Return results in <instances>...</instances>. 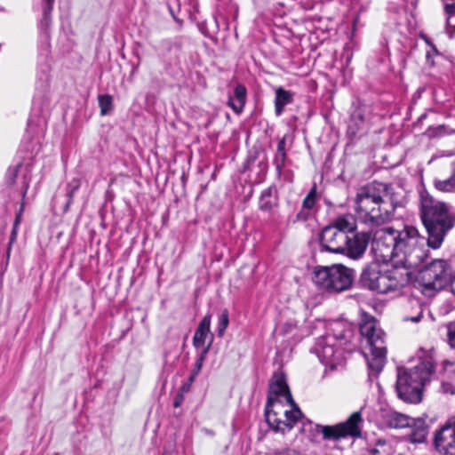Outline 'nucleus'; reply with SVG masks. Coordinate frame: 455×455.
Returning a JSON list of instances; mask_svg holds the SVG:
<instances>
[{
	"label": "nucleus",
	"instance_id": "obj_1",
	"mask_svg": "<svg viewBox=\"0 0 455 455\" xmlns=\"http://www.w3.org/2000/svg\"><path fill=\"white\" fill-rule=\"evenodd\" d=\"M420 217L427 233V245L434 250L439 249L454 226L447 204L423 192L420 195Z\"/></svg>",
	"mask_w": 455,
	"mask_h": 455
},
{
	"label": "nucleus",
	"instance_id": "obj_2",
	"mask_svg": "<svg viewBox=\"0 0 455 455\" xmlns=\"http://www.w3.org/2000/svg\"><path fill=\"white\" fill-rule=\"evenodd\" d=\"M355 212L357 220L369 226H380L390 220L395 206L380 195L372 185L358 189L355 197Z\"/></svg>",
	"mask_w": 455,
	"mask_h": 455
},
{
	"label": "nucleus",
	"instance_id": "obj_3",
	"mask_svg": "<svg viewBox=\"0 0 455 455\" xmlns=\"http://www.w3.org/2000/svg\"><path fill=\"white\" fill-rule=\"evenodd\" d=\"M435 361L431 353L420 357V362L411 369L398 368L396 391L398 396L409 403L421 401L422 388L434 372Z\"/></svg>",
	"mask_w": 455,
	"mask_h": 455
},
{
	"label": "nucleus",
	"instance_id": "obj_4",
	"mask_svg": "<svg viewBox=\"0 0 455 455\" xmlns=\"http://www.w3.org/2000/svg\"><path fill=\"white\" fill-rule=\"evenodd\" d=\"M396 255L394 262L420 266L427 257L425 237L412 226H404L397 231Z\"/></svg>",
	"mask_w": 455,
	"mask_h": 455
},
{
	"label": "nucleus",
	"instance_id": "obj_5",
	"mask_svg": "<svg viewBox=\"0 0 455 455\" xmlns=\"http://www.w3.org/2000/svg\"><path fill=\"white\" fill-rule=\"evenodd\" d=\"M360 333L370 348L367 355L370 376H377L382 371L386 362L384 331L373 318H365L360 324Z\"/></svg>",
	"mask_w": 455,
	"mask_h": 455
},
{
	"label": "nucleus",
	"instance_id": "obj_6",
	"mask_svg": "<svg viewBox=\"0 0 455 455\" xmlns=\"http://www.w3.org/2000/svg\"><path fill=\"white\" fill-rule=\"evenodd\" d=\"M353 279V270L343 265L316 267L313 273L314 283L329 292H341L349 289Z\"/></svg>",
	"mask_w": 455,
	"mask_h": 455
},
{
	"label": "nucleus",
	"instance_id": "obj_7",
	"mask_svg": "<svg viewBox=\"0 0 455 455\" xmlns=\"http://www.w3.org/2000/svg\"><path fill=\"white\" fill-rule=\"evenodd\" d=\"M356 224L350 215L337 218L331 225L325 227L321 233V244L330 252L341 253L347 245L348 234L354 233Z\"/></svg>",
	"mask_w": 455,
	"mask_h": 455
},
{
	"label": "nucleus",
	"instance_id": "obj_8",
	"mask_svg": "<svg viewBox=\"0 0 455 455\" xmlns=\"http://www.w3.org/2000/svg\"><path fill=\"white\" fill-rule=\"evenodd\" d=\"M290 410L284 409L282 399L268 396L266 404L265 415L269 427L275 431L284 433L291 430L301 417V411L294 403L289 404Z\"/></svg>",
	"mask_w": 455,
	"mask_h": 455
},
{
	"label": "nucleus",
	"instance_id": "obj_9",
	"mask_svg": "<svg viewBox=\"0 0 455 455\" xmlns=\"http://www.w3.org/2000/svg\"><path fill=\"white\" fill-rule=\"evenodd\" d=\"M345 334L339 337L327 334L317 339L312 351L318 356L322 363L331 370L341 365L345 360L344 352L340 347L344 344Z\"/></svg>",
	"mask_w": 455,
	"mask_h": 455
},
{
	"label": "nucleus",
	"instance_id": "obj_10",
	"mask_svg": "<svg viewBox=\"0 0 455 455\" xmlns=\"http://www.w3.org/2000/svg\"><path fill=\"white\" fill-rule=\"evenodd\" d=\"M419 279L423 286V292L438 291L451 281V272L447 261L435 259L419 270Z\"/></svg>",
	"mask_w": 455,
	"mask_h": 455
},
{
	"label": "nucleus",
	"instance_id": "obj_11",
	"mask_svg": "<svg viewBox=\"0 0 455 455\" xmlns=\"http://www.w3.org/2000/svg\"><path fill=\"white\" fill-rule=\"evenodd\" d=\"M362 422L361 411H355L345 422L334 426L316 425L315 427L320 430L324 439L339 440L347 436L359 437Z\"/></svg>",
	"mask_w": 455,
	"mask_h": 455
},
{
	"label": "nucleus",
	"instance_id": "obj_12",
	"mask_svg": "<svg viewBox=\"0 0 455 455\" xmlns=\"http://www.w3.org/2000/svg\"><path fill=\"white\" fill-rule=\"evenodd\" d=\"M397 230L393 228H385L377 230L372 238V250L384 260L394 262L396 255Z\"/></svg>",
	"mask_w": 455,
	"mask_h": 455
},
{
	"label": "nucleus",
	"instance_id": "obj_13",
	"mask_svg": "<svg viewBox=\"0 0 455 455\" xmlns=\"http://www.w3.org/2000/svg\"><path fill=\"white\" fill-rule=\"evenodd\" d=\"M433 445L441 455H455V417L447 419L435 431Z\"/></svg>",
	"mask_w": 455,
	"mask_h": 455
},
{
	"label": "nucleus",
	"instance_id": "obj_14",
	"mask_svg": "<svg viewBox=\"0 0 455 455\" xmlns=\"http://www.w3.org/2000/svg\"><path fill=\"white\" fill-rule=\"evenodd\" d=\"M361 281L363 286L379 293L390 291L387 270L382 272L380 267L374 263L369 265L362 273Z\"/></svg>",
	"mask_w": 455,
	"mask_h": 455
},
{
	"label": "nucleus",
	"instance_id": "obj_15",
	"mask_svg": "<svg viewBox=\"0 0 455 455\" xmlns=\"http://www.w3.org/2000/svg\"><path fill=\"white\" fill-rule=\"evenodd\" d=\"M419 266H409L407 263L391 262V267L387 270L390 291L399 290L409 283L412 270Z\"/></svg>",
	"mask_w": 455,
	"mask_h": 455
},
{
	"label": "nucleus",
	"instance_id": "obj_16",
	"mask_svg": "<svg viewBox=\"0 0 455 455\" xmlns=\"http://www.w3.org/2000/svg\"><path fill=\"white\" fill-rule=\"evenodd\" d=\"M371 237V235L369 232L356 233L352 237L348 235L347 245H346V250H344L343 253L351 259H356L361 258L367 249Z\"/></svg>",
	"mask_w": 455,
	"mask_h": 455
},
{
	"label": "nucleus",
	"instance_id": "obj_17",
	"mask_svg": "<svg viewBox=\"0 0 455 455\" xmlns=\"http://www.w3.org/2000/svg\"><path fill=\"white\" fill-rule=\"evenodd\" d=\"M268 396L283 399L288 404L294 405L291 394L282 372H275L269 385Z\"/></svg>",
	"mask_w": 455,
	"mask_h": 455
},
{
	"label": "nucleus",
	"instance_id": "obj_18",
	"mask_svg": "<svg viewBox=\"0 0 455 455\" xmlns=\"http://www.w3.org/2000/svg\"><path fill=\"white\" fill-rule=\"evenodd\" d=\"M212 315H206L200 322L193 338L196 347H204L207 337L211 334Z\"/></svg>",
	"mask_w": 455,
	"mask_h": 455
},
{
	"label": "nucleus",
	"instance_id": "obj_19",
	"mask_svg": "<svg viewBox=\"0 0 455 455\" xmlns=\"http://www.w3.org/2000/svg\"><path fill=\"white\" fill-rule=\"evenodd\" d=\"M22 172V178H21V188L23 195L26 194L27 189L28 188V182L29 179L28 177V169L23 168L21 164H16L13 167H10L7 171V181L10 184H14L16 182V178H18L19 174Z\"/></svg>",
	"mask_w": 455,
	"mask_h": 455
},
{
	"label": "nucleus",
	"instance_id": "obj_20",
	"mask_svg": "<svg viewBox=\"0 0 455 455\" xmlns=\"http://www.w3.org/2000/svg\"><path fill=\"white\" fill-rule=\"evenodd\" d=\"M386 417L388 426L393 428L408 427L414 423V419L396 411L388 412Z\"/></svg>",
	"mask_w": 455,
	"mask_h": 455
},
{
	"label": "nucleus",
	"instance_id": "obj_21",
	"mask_svg": "<svg viewBox=\"0 0 455 455\" xmlns=\"http://www.w3.org/2000/svg\"><path fill=\"white\" fill-rule=\"evenodd\" d=\"M293 100V94L281 87L275 90V111L277 116H281L286 105Z\"/></svg>",
	"mask_w": 455,
	"mask_h": 455
},
{
	"label": "nucleus",
	"instance_id": "obj_22",
	"mask_svg": "<svg viewBox=\"0 0 455 455\" xmlns=\"http://www.w3.org/2000/svg\"><path fill=\"white\" fill-rule=\"evenodd\" d=\"M411 427L412 429L409 434V440L411 443H423L426 440L427 435V428L424 421L421 419L416 421L414 419V423H412Z\"/></svg>",
	"mask_w": 455,
	"mask_h": 455
},
{
	"label": "nucleus",
	"instance_id": "obj_23",
	"mask_svg": "<svg viewBox=\"0 0 455 455\" xmlns=\"http://www.w3.org/2000/svg\"><path fill=\"white\" fill-rule=\"evenodd\" d=\"M434 185L441 192L455 191V163L452 164L451 176L445 180H435Z\"/></svg>",
	"mask_w": 455,
	"mask_h": 455
},
{
	"label": "nucleus",
	"instance_id": "obj_24",
	"mask_svg": "<svg viewBox=\"0 0 455 455\" xmlns=\"http://www.w3.org/2000/svg\"><path fill=\"white\" fill-rule=\"evenodd\" d=\"M276 205V199L272 194V190L267 188L260 196L259 206L261 211L270 212Z\"/></svg>",
	"mask_w": 455,
	"mask_h": 455
},
{
	"label": "nucleus",
	"instance_id": "obj_25",
	"mask_svg": "<svg viewBox=\"0 0 455 455\" xmlns=\"http://www.w3.org/2000/svg\"><path fill=\"white\" fill-rule=\"evenodd\" d=\"M232 98H235L237 101V104H235L236 106H234V112L240 114L245 105L246 88L242 84H237L235 88L234 96Z\"/></svg>",
	"mask_w": 455,
	"mask_h": 455
},
{
	"label": "nucleus",
	"instance_id": "obj_26",
	"mask_svg": "<svg viewBox=\"0 0 455 455\" xmlns=\"http://www.w3.org/2000/svg\"><path fill=\"white\" fill-rule=\"evenodd\" d=\"M444 11L447 15L446 32L450 37L455 36V24L452 23L455 16V4H445Z\"/></svg>",
	"mask_w": 455,
	"mask_h": 455
},
{
	"label": "nucleus",
	"instance_id": "obj_27",
	"mask_svg": "<svg viewBox=\"0 0 455 455\" xmlns=\"http://www.w3.org/2000/svg\"><path fill=\"white\" fill-rule=\"evenodd\" d=\"M372 455H393L394 449L391 443L385 440L379 439L375 447L371 450Z\"/></svg>",
	"mask_w": 455,
	"mask_h": 455
},
{
	"label": "nucleus",
	"instance_id": "obj_28",
	"mask_svg": "<svg viewBox=\"0 0 455 455\" xmlns=\"http://www.w3.org/2000/svg\"><path fill=\"white\" fill-rule=\"evenodd\" d=\"M98 101H99V106L100 108L101 116L108 115L112 108V105H113L112 97L108 94L99 95Z\"/></svg>",
	"mask_w": 455,
	"mask_h": 455
},
{
	"label": "nucleus",
	"instance_id": "obj_29",
	"mask_svg": "<svg viewBox=\"0 0 455 455\" xmlns=\"http://www.w3.org/2000/svg\"><path fill=\"white\" fill-rule=\"evenodd\" d=\"M229 319H228V312L227 309H224L220 315H219V321L217 324V332L219 337H223L227 327L228 326Z\"/></svg>",
	"mask_w": 455,
	"mask_h": 455
},
{
	"label": "nucleus",
	"instance_id": "obj_30",
	"mask_svg": "<svg viewBox=\"0 0 455 455\" xmlns=\"http://www.w3.org/2000/svg\"><path fill=\"white\" fill-rule=\"evenodd\" d=\"M80 186H81V181H80L79 179H73L68 184V187H67V196L68 197V201L67 206H68L69 204L71 203V201H72V199L74 197L75 193L78 190Z\"/></svg>",
	"mask_w": 455,
	"mask_h": 455
},
{
	"label": "nucleus",
	"instance_id": "obj_31",
	"mask_svg": "<svg viewBox=\"0 0 455 455\" xmlns=\"http://www.w3.org/2000/svg\"><path fill=\"white\" fill-rule=\"evenodd\" d=\"M316 192L315 188H312L308 195L303 200V207L306 209H312L315 204Z\"/></svg>",
	"mask_w": 455,
	"mask_h": 455
},
{
	"label": "nucleus",
	"instance_id": "obj_32",
	"mask_svg": "<svg viewBox=\"0 0 455 455\" xmlns=\"http://www.w3.org/2000/svg\"><path fill=\"white\" fill-rule=\"evenodd\" d=\"M285 159H286V153L276 152L274 162H275V164L277 170H281L283 167Z\"/></svg>",
	"mask_w": 455,
	"mask_h": 455
},
{
	"label": "nucleus",
	"instance_id": "obj_33",
	"mask_svg": "<svg viewBox=\"0 0 455 455\" xmlns=\"http://www.w3.org/2000/svg\"><path fill=\"white\" fill-rule=\"evenodd\" d=\"M448 340L451 347L455 348V322L448 325Z\"/></svg>",
	"mask_w": 455,
	"mask_h": 455
},
{
	"label": "nucleus",
	"instance_id": "obj_34",
	"mask_svg": "<svg viewBox=\"0 0 455 455\" xmlns=\"http://www.w3.org/2000/svg\"><path fill=\"white\" fill-rule=\"evenodd\" d=\"M53 2H54V0H44L43 10H44V15L45 19L48 18V15L50 14V12L52 9Z\"/></svg>",
	"mask_w": 455,
	"mask_h": 455
},
{
	"label": "nucleus",
	"instance_id": "obj_35",
	"mask_svg": "<svg viewBox=\"0 0 455 455\" xmlns=\"http://www.w3.org/2000/svg\"><path fill=\"white\" fill-rule=\"evenodd\" d=\"M421 317H422V310L420 309L415 316L404 317V321H411L413 323H418L420 321Z\"/></svg>",
	"mask_w": 455,
	"mask_h": 455
},
{
	"label": "nucleus",
	"instance_id": "obj_36",
	"mask_svg": "<svg viewBox=\"0 0 455 455\" xmlns=\"http://www.w3.org/2000/svg\"><path fill=\"white\" fill-rule=\"evenodd\" d=\"M275 455H300V454L294 450L286 449L284 451L275 452Z\"/></svg>",
	"mask_w": 455,
	"mask_h": 455
},
{
	"label": "nucleus",
	"instance_id": "obj_37",
	"mask_svg": "<svg viewBox=\"0 0 455 455\" xmlns=\"http://www.w3.org/2000/svg\"><path fill=\"white\" fill-rule=\"evenodd\" d=\"M183 400H184V395L182 393H179L175 399H174V402H173V406L174 407H179L180 406V404L183 403Z\"/></svg>",
	"mask_w": 455,
	"mask_h": 455
},
{
	"label": "nucleus",
	"instance_id": "obj_38",
	"mask_svg": "<svg viewBox=\"0 0 455 455\" xmlns=\"http://www.w3.org/2000/svg\"><path fill=\"white\" fill-rule=\"evenodd\" d=\"M276 152L285 153V139L284 138H283L282 140H279V142L277 144V151Z\"/></svg>",
	"mask_w": 455,
	"mask_h": 455
},
{
	"label": "nucleus",
	"instance_id": "obj_39",
	"mask_svg": "<svg viewBox=\"0 0 455 455\" xmlns=\"http://www.w3.org/2000/svg\"><path fill=\"white\" fill-rule=\"evenodd\" d=\"M228 104L234 110V106H236L235 104H237V101L235 98L229 97Z\"/></svg>",
	"mask_w": 455,
	"mask_h": 455
},
{
	"label": "nucleus",
	"instance_id": "obj_40",
	"mask_svg": "<svg viewBox=\"0 0 455 455\" xmlns=\"http://www.w3.org/2000/svg\"><path fill=\"white\" fill-rule=\"evenodd\" d=\"M188 387L189 386L188 385H183L182 387H181V393L183 394V392H187L188 390Z\"/></svg>",
	"mask_w": 455,
	"mask_h": 455
},
{
	"label": "nucleus",
	"instance_id": "obj_41",
	"mask_svg": "<svg viewBox=\"0 0 455 455\" xmlns=\"http://www.w3.org/2000/svg\"><path fill=\"white\" fill-rule=\"evenodd\" d=\"M20 215H18L16 217V220H15V222H14V227H16L19 223H20Z\"/></svg>",
	"mask_w": 455,
	"mask_h": 455
},
{
	"label": "nucleus",
	"instance_id": "obj_42",
	"mask_svg": "<svg viewBox=\"0 0 455 455\" xmlns=\"http://www.w3.org/2000/svg\"><path fill=\"white\" fill-rule=\"evenodd\" d=\"M212 337L211 336V339H210V342H209V345L204 348V351L207 352L211 343H212Z\"/></svg>",
	"mask_w": 455,
	"mask_h": 455
},
{
	"label": "nucleus",
	"instance_id": "obj_43",
	"mask_svg": "<svg viewBox=\"0 0 455 455\" xmlns=\"http://www.w3.org/2000/svg\"><path fill=\"white\" fill-rule=\"evenodd\" d=\"M432 49H433V52H434L435 53H437V50H436V48H435V46H432Z\"/></svg>",
	"mask_w": 455,
	"mask_h": 455
},
{
	"label": "nucleus",
	"instance_id": "obj_44",
	"mask_svg": "<svg viewBox=\"0 0 455 455\" xmlns=\"http://www.w3.org/2000/svg\"><path fill=\"white\" fill-rule=\"evenodd\" d=\"M193 379H194V376H191L190 377V381H193Z\"/></svg>",
	"mask_w": 455,
	"mask_h": 455
},
{
	"label": "nucleus",
	"instance_id": "obj_45",
	"mask_svg": "<svg viewBox=\"0 0 455 455\" xmlns=\"http://www.w3.org/2000/svg\"><path fill=\"white\" fill-rule=\"evenodd\" d=\"M452 23L455 24V16H454V20H452Z\"/></svg>",
	"mask_w": 455,
	"mask_h": 455
}]
</instances>
